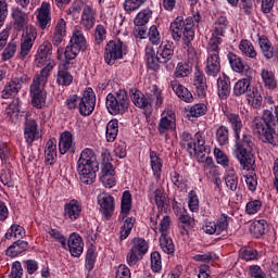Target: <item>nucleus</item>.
<instances>
[{
  "mask_svg": "<svg viewBox=\"0 0 278 278\" xmlns=\"http://www.w3.org/2000/svg\"><path fill=\"white\" fill-rule=\"evenodd\" d=\"M275 114L270 110H265L263 117H255L252 122V131L262 142L269 144H277L278 142V105Z\"/></svg>",
  "mask_w": 278,
  "mask_h": 278,
  "instance_id": "nucleus-1",
  "label": "nucleus"
},
{
  "mask_svg": "<svg viewBox=\"0 0 278 278\" xmlns=\"http://www.w3.org/2000/svg\"><path fill=\"white\" fill-rule=\"evenodd\" d=\"M77 173L79 180L86 186H92V182L97 180V173H99V162L97 161V154L90 148H86L80 152L77 161Z\"/></svg>",
  "mask_w": 278,
  "mask_h": 278,
  "instance_id": "nucleus-2",
  "label": "nucleus"
},
{
  "mask_svg": "<svg viewBox=\"0 0 278 278\" xmlns=\"http://www.w3.org/2000/svg\"><path fill=\"white\" fill-rule=\"evenodd\" d=\"M235 153L237 160L240 162L243 170H253L255 166V156L253 155V149H255V141L250 134H243L242 136H235Z\"/></svg>",
  "mask_w": 278,
  "mask_h": 278,
  "instance_id": "nucleus-3",
  "label": "nucleus"
},
{
  "mask_svg": "<svg viewBox=\"0 0 278 278\" xmlns=\"http://www.w3.org/2000/svg\"><path fill=\"white\" fill-rule=\"evenodd\" d=\"M169 31L172 34L173 40L179 42L181 40L186 47H190L191 42L194 40V17H187L184 20L178 16L172 22L169 26Z\"/></svg>",
  "mask_w": 278,
  "mask_h": 278,
  "instance_id": "nucleus-4",
  "label": "nucleus"
},
{
  "mask_svg": "<svg viewBox=\"0 0 278 278\" xmlns=\"http://www.w3.org/2000/svg\"><path fill=\"white\" fill-rule=\"evenodd\" d=\"M180 143L190 155L198 157V162H203L205 155H210L212 151L210 146H205V137L201 132L195 134L194 138L190 132H182Z\"/></svg>",
  "mask_w": 278,
  "mask_h": 278,
  "instance_id": "nucleus-5",
  "label": "nucleus"
},
{
  "mask_svg": "<svg viewBox=\"0 0 278 278\" xmlns=\"http://www.w3.org/2000/svg\"><path fill=\"white\" fill-rule=\"evenodd\" d=\"M51 55H53V45L49 41H45L39 46L37 54L35 55L36 66H38V68L45 66L40 74H37V76L43 79L45 77H49V73L55 67V61L51 59Z\"/></svg>",
  "mask_w": 278,
  "mask_h": 278,
  "instance_id": "nucleus-6",
  "label": "nucleus"
},
{
  "mask_svg": "<svg viewBox=\"0 0 278 278\" xmlns=\"http://www.w3.org/2000/svg\"><path fill=\"white\" fill-rule=\"evenodd\" d=\"M218 39H210L207 47V56L205 61V73L207 77H217L220 73V48Z\"/></svg>",
  "mask_w": 278,
  "mask_h": 278,
  "instance_id": "nucleus-7",
  "label": "nucleus"
},
{
  "mask_svg": "<svg viewBox=\"0 0 278 278\" xmlns=\"http://www.w3.org/2000/svg\"><path fill=\"white\" fill-rule=\"evenodd\" d=\"M47 81H49V76H35L30 85L31 105L37 110H42L47 104V91L45 90Z\"/></svg>",
  "mask_w": 278,
  "mask_h": 278,
  "instance_id": "nucleus-8",
  "label": "nucleus"
},
{
  "mask_svg": "<svg viewBox=\"0 0 278 278\" xmlns=\"http://www.w3.org/2000/svg\"><path fill=\"white\" fill-rule=\"evenodd\" d=\"M106 110L112 114V116H117V114H125L129 110V96L127 91L118 90L106 96Z\"/></svg>",
  "mask_w": 278,
  "mask_h": 278,
  "instance_id": "nucleus-9",
  "label": "nucleus"
},
{
  "mask_svg": "<svg viewBox=\"0 0 278 278\" xmlns=\"http://www.w3.org/2000/svg\"><path fill=\"white\" fill-rule=\"evenodd\" d=\"M86 50V37H84V33L81 30L76 29L73 31L70 43L66 46L64 50L65 62H71V60H75L77 55H79L80 51Z\"/></svg>",
  "mask_w": 278,
  "mask_h": 278,
  "instance_id": "nucleus-10",
  "label": "nucleus"
},
{
  "mask_svg": "<svg viewBox=\"0 0 278 278\" xmlns=\"http://www.w3.org/2000/svg\"><path fill=\"white\" fill-rule=\"evenodd\" d=\"M127 55V46L119 39L111 40L106 43L104 60L109 66H113L116 60H123Z\"/></svg>",
  "mask_w": 278,
  "mask_h": 278,
  "instance_id": "nucleus-11",
  "label": "nucleus"
},
{
  "mask_svg": "<svg viewBox=\"0 0 278 278\" xmlns=\"http://www.w3.org/2000/svg\"><path fill=\"white\" fill-rule=\"evenodd\" d=\"M102 157V167L100 181L103 184L104 188H114L116 186V177H114V165H112V155L110 152H104L101 155Z\"/></svg>",
  "mask_w": 278,
  "mask_h": 278,
  "instance_id": "nucleus-12",
  "label": "nucleus"
},
{
  "mask_svg": "<svg viewBox=\"0 0 278 278\" xmlns=\"http://www.w3.org/2000/svg\"><path fill=\"white\" fill-rule=\"evenodd\" d=\"M149 251V243L142 238L131 240V249L127 253L126 260L129 266H136L142 256Z\"/></svg>",
  "mask_w": 278,
  "mask_h": 278,
  "instance_id": "nucleus-13",
  "label": "nucleus"
},
{
  "mask_svg": "<svg viewBox=\"0 0 278 278\" xmlns=\"http://www.w3.org/2000/svg\"><path fill=\"white\" fill-rule=\"evenodd\" d=\"M97 105V97L92 88H87L83 97L79 100L78 110L81 116H90L94 112V106Z\"/></svg>",
  "mask_w": 278,
  "mask_h": 278,
  "instance_id": "nucleus-14",
  "label": "nucleus"
},
{
  "mask_svg": "<svg viewBox=\"0 0 278 278\" xmlns=\"http://www.w3.org/2000/svg\"><path fill=\"white\" fill-rule=\"evenodd\" d=\"M38 36V31H36V27L28 26L24 30L22 35V43H21V51H20V58L21 60H25L27 55L29 54V51H31V47H34V42H36V38Z\"/></svg>",
  "mask_w": 278,
  "mask_h": 278,
  "instance_id": "nucleus-15",
  "label": "nucleus"
},
{
  "mask_svg": "<svg viewBox=\"0 0 278 278\" xmlns=\"http://www.w3.org/2000/svg\"><path fill=\"white\" fill-rule=\"evenodd\" d=\"M42 135L38 130V122L36 119L26 118L24 123V140L28 147H31L36 140H40Z\"/></svg>",
  "mask_w": 278,
  "mask_h": 278,
  "instance_id": "nucleus-16",
  "label": "nucleus"
},
{
  "mask_svg": "<svg viewBox=\"0 0 278 278\" xmlns=\"http://www.w3.org/2000/svg\"><path fill=\"white\" fill-rule=\"evenodd\" d=\"M29 83V76L26 74L13 78L3 89L2 91V98L3 99H10V97H15V94H18V91L23 88V84Z\"/></svg>",
  "mask_w": 278,
  "mask_h": 278,
  "instance_id": "nucleus-17",
  "label": "nucleus"
},
{
  "mask_svg": "<svg viewBox=\"0 0 278 278\" xmlns=\"http://www.w3.org/2000/svg\"><path fill=\"white\" fill-rule=\"evenodd\" d=\"M228 227H229V216L222 214L217 223L207 222L202 229L205 233H208L210 236H213V233H216V236H220L223 231H227Z\"/></svg>",
  "mask_w": 278,
  "mask_h": 278,
  "instance_id": "nucleus-18",
  "label": "nucleus"
},
{
  "mask_svg": "<svg viewBox=\"0 0 278 278\" xmlns=\"http://www.w3.org/2000/svg\"><path fill=\"white\" fill-rule=\"evenodd\" d=\"M98 203L100 205V212L106 220L112 218L114 214V197L108 192H102L98 195Z\"/></svg>",
  "mask_w": 278,
  "mask_h": 278,
  "instance_id": "nucleus-19",
  "label": "nucleus"
},
{
  "mask_svg": "<svg viewBox=\"0 0 278 278\" xmlns=\"http://www.w3.org/2000/svg\"><path fill=\"white\" fill-rule=\"evenodd\" d=\"M12 18H13V29L16 31H25L27 27H33L29 25V15L20 8H14L12 10Z\"/></svg>",
  "mask_w": 278,
  "mask_h": 278,
  "instance_id": "nucleus-20",
  "label": "nucleus"
},
{
  "mask_svg": "<svg viewBox=\"0 0 278 278\" xmlns=\"http://www.w3.org/2000/svg\"><path fill=\"white\" fill-rule=\"evenodd\" d=\"M176 115L173 111L167 110L163 111L161 114V119L159 122V132L161 136H164L166 131H170V129H175L176 127Z\"/></svg>",
  "mask_w": 278,
  "mask_h": 278,
  "instance_id": "nucleus-21",
  "label": "nucleus"
},
{
  "mask_svg": "<svg viewBox=\"0 0 278 278\" xmlns=\"http://www.w3.org/2000/svg\"><path fill=\"white\" fill-rule=\"evenodd\" d=\"M193 86L198 97H205L207 94V78L199 68L194 72Z\"/></svg>",
  "mask_w": 278,
  "mask_h": 278,
  "instance_id": "nucleus-22",
  "label": "nucleus"
},
{
  "mask_svg": "<svg viewBox=\"0 0 278 278\" xmlns=\"http://www.w3.org/2000/svg\"><path fill=\"white\" fill-rule=\"evenodd\" d=\"M67 247L70 249L71 255L73 257H79L81 253H84V240L81 237L75 232H73L67 241Z\"/></svg>",
  "mask_w": 278,
  "mask_h": 278,
  "instance_id": "nucleus-23",
  "label": "nucleus"
},
{
  "mask_svg": "<svg viewBox=\"0 0 278 278\" xmlns=\"http://www.w3.org/2000/svg\"><path fill=\"white\" fill-rule=\"evenodd\" d=\"M37 21L40 29H47V24L51 23V3L42 2L40 8L37 9Z\"/></svg>",
  "mask_w": 278,
  "mask_h": 278,
  "instance_id": "nucleus-24",
  "label": "nucleus"
},
{
  "mask_svg": "<svg viewBox=\"0 0 278 278\" xmlns=\"http://www.w3.org/2000/svg\"><path fill=\"white\" fill-rule=\"evenodd\" d=\"M64 216L74 222L81 216V203L77 200H71L64 205Z\"/></svg>",
  "mask_w": 278,
  "mask_h": 278,
  "instance_id": "nucleus-25",
  "label": "nucleus"
},
{
  "mask_svg": "<svg viewBox=\"0 0 278 278\" xmlns=\"http://www.w3.org/2000/svg\"><path fill=\"white\" fill-rule=\"evenodd\" d=\"M229 25V21L227 17L219 16L215 22V28L212 34L211 40H218L215 45H220L223 42V36H225V31L227 30V26Z\"/></svg>",
  "mask_w": 278,
  "mask_h": 278,
  "instance_id": "nucleus-26",
  "label": "nucleus"
},
{
  "mask_svg": "<svg viewBox=\"0 0 278 278\" xmlns=\"http://www.w3.org/2000/svg\"><path fill=\"white\" fill-rule=\"evenodd\" d=\"M170 88L175 92V94L179 97V99L185 101V103H192V101H194V97H192V93L188 90V88L179 84L178 80H172Z\"/></svg>",
  "mask_w": 278,
  "mask_h": 278,
  "instance_id": "nucleus-27",
  "label": "nucleus"
},
{
  "mask_svg": "<svg viewBox=\"0 0 278 278\" xmlns=\"http://www.w3.org/2000/svg\"><path fill=\"white\" fill-rule=\"evenodd\" d=\"M68 64H71V61H66L59 66L56 74V84L59 86H71L73 84V75L68 73Z\"/></svg>",
  "mask_w": 278,
  "mask_h": 278,
  "instance_id": "nucleus-28",
  "label": "nucleus"
},
{
  "mask_svg": "<svg viewBox=\"0 0 278 278\" xmlns=\"http://www.w3.org/2000/svg\"><path fill=\"white\" fill-rule=\"evenodd\" d=\"M94 16H97L94 9L90 5H85L81 14V25L85 29H92V27H94L97 21Z\"/></svg>",
  "mask_w": 278,
  "mask_h": 278,
  "instance_id": "nucleus-29",
  "label": "nucleus"
},
{
  "mask_svg": "<svg viewBox=\"0 0 278 278\" xmlns=\"http://www.w3.org/2000/svg\"><path fill=\"white\" fill-rule=\"evenodd\" d=\"M230 92H231V79L227 75L223 74V76H220L217 79V94L219 99H227Z\"/></svg>",
  "mask_w": 278,
  "mask_h": 278,
  "instance_id": "nucleus-30",
  "label": "nucleus"
},
{
  "mask_svg": "<svg viewBox=\"0 0 278 278\" xmlns=\"http://www.w3.org/2000/svg\"><path fill=\"white\" fill-rule=\"evenodd\" d=\"M146 58L147 64L151 68V71H157L160 68V64H163L160 54L155 52V49L152 48V46L146 47Z\"/></svg>",
  "mask_w": 278,
  "mask_h": 278,
  "instance_id": "nucleus-31",
  "label": "nucleus"
},
{
  "mask_svg": "<svg viewBox=\"0 0 278 278\" xmlns=\"http://www.w3.org/2000/svg\"><path fill=\"white\" fill-rule=\"evenodd\" d=\"M64 36H66V21H64V18H60L52 36L53 47H60V45H62V40H64Z\"/></svg>",
  "mask_w": 278,
  "mask_h": 278,
  "instance_id": "nucleus-32",
  "label": "nucleus"
},
{
  "mask_svg": "<svg viewBox=\"0 0 278 278\" xmlns=\"http://www.w3.org/2000/svg\"><path fill=\"white\" fill-rule=\"evenodd\" d=\"M227 60L235 73H244V71H250L249 64H245L240 56L233 52L227 54Z\"/></svg>",
  "mask_w": 278,
  "mask_h": 278,
  "instance_id": "nucleus-33",
  "label": "nucleus"
},
{
  "mask_svg": "<svg viewBox=\"0 0 278 278\" xmlns=\"http://www.w3.org/2000/svg\"><path fill=\"white\" fill-rule=\"evenodd\" d=\"M27 249H29V243H27V241L18 239L7 249L5 255H8L9 257H18V255H21V253H25Z\"/></svg>",
  "mask_w": 278,
  "mask_h": 278,
  "instance_id": "nucleus-34",
  "label": "nucleus"
},
{
  "mask_svg": "<svg viewBox=\"0 0 278 278\" xmlns=\"http://www.w3.org/2000/svg\"><path fill=\"white\" fill-rule=\"evenodd\" d=\"M74 144L73 134H71V131H64L61 134L59 140V151L61 155H66V153L73 149Z\"/></svg>",
  "mask_w": 278,
  "mask_h": 278,
  "instance_id": "nucleus-35",
  "label": "nucleus"
},
{
  "mask_svg": "<svg viewBox=\"0 0 278 278\" xmlns=\"http://www.w3.org/2000/svg\"><path fill=\"white\" fill-rule=\"evenodd\" d=\"M146 97L148 98L149 105L155 103L156 108H162L164 104V93L155 85L152 86V90L146 93Z\"/></svg>",
  "mask_w": 278,
  "mask_h": 278,
  "instance_id": "nucleus-36",
  "label": "nucleus"
},
{
  "mask_svg": "<svg viewBox=\"0 0 278 278\" xmlns=\"http://www.w3.org/2000/svg\"><path fill=\"white\" fill-rule=\"evenodd\" d=\"M131 212V192L126 190L122 194L119 220H125Z\"/></svg>",
  "mask_w": 278,
  "mask_h": 278,
  "instance_id": "nucleus-37",
  "label": "nucleus"
},
{
  "mask_svg": "<svg viewBox=\"0 0 278 278\" xmlns=\"http://www.w3.org/2000/svg\"><path fill=\"white\" fill-rule=\"evenodd\" d=\"M247 99L249 103H251L252 108H255V110H260V108H262L264 98L262 97V91H260L257 87H251L248 90Z\"/></svg>",
  "mask_w": 278,
  "mask_h": 278,
  "instance_id": "nucleus-38",
  "label": "nucleus"
},
{
  "mask_svg": "<svg viewBox=\"0 0 278 278\" xmlns=\"http://www.w3.org/2000/svg\"><path fill=\"white\" fill-rule=\"evenodd\" d=\"M156 53L161 58V62L166 64V62L173 60V55L175 54V47L170 42L162 43L159 47Z\"/></svg>",
  "mask_w": 278,
  "mask_h": 278,
  "instance_id": "nucleus-39",
  "label": "nucleus"
},
{
  "mask_svg": "<svg viewBox=\"0 0 278 278\" xmlns=\"http://www.w3.org/2000/svg\"><path fill=\"white\" fill-rule=\"evenodd\" d=\"M130 99L136 108H149V98L138 89H130Z\"/></svg>",
  "mask_w": 278,
  "mask_h": 278,
  "instance_id": "nucleus-40",
  "label": "nucleus"
},
{
  "mask_svg": "<svg viewBox=\"0 0 278 278\" xmlns=\"http://www.w3.org/2000/svg\"><path fill=\"white\" fill-rule=\"evenodd\" d=\"M268 231V223L265 219L255 220L250 225V232L254 238H262Z\"/></svg>",
  "mask_w": 278,
  "mask_h": 278,
  "instance_id": "nucleus-41",
  "label": "nucleus"
},
{
  "mask_svg": "<svg viewBox=\"0 0 278 278\" xmlns=\"http://www.w3.org/2000/svg\"><path fill=\"white\" fill-rule=\"evenodd\" d=\"M227 122L229 123L235 136H240L242 131V118L239 114L228 113L226 114Z\"/></svg>",
  "mask_w": 278,
  "mask_h": 278,
  "instance_id": "nucleus-42",
  "label": "nucleus"
},
{
  "mask_svg": "<svg viewBox=\"0 0 278 278\" xmlns=\"http://www.w3.org/2000/svg\"><path fill=\"white\" fill-rule=\"evenodd\" d=\"M153 11H151V9H143L136 15L134 23L136 27H144V25L151 21Z\"/></svg>",
  "mask_w": 278,
  "mask_h": 278,
  "instance_id": "nucleus-43",
  "label": "nucleus"
},
{
  "mask_svg": "<svg viewBox=\"0 0 278 278\" xmlns=\"http://www.w3.org/2000/svg\"><path fill=\"white\" fill-rule=\"evenodd\" d=\"M251 90V80L249 78H243L238 80L233 86V94L236 97H242V94H248Z\"/></svg>",
  "mask_w": 278,
  "mask_h": 278,
  "instance_id": "nucleus-44",
  "label": "nucleus"
},
{
  "mask_svg": "<svg viewBox=\"0 0 278 278\" xmlns=\"http://www.w3.org/2000/svg\"><path fill=\"white\" fill-rule=\"evenodd\" d=\"M261 77L264 81L265 88H268L269 90H275V88H277V78L273 72L268 70H262Z\"/></svg>",
  "mask_w": 278,
  "mask_h": 278,
  "instance_id": "nucleus-45",
  "label": "nucleus"
},
{
  "mask_svg": "<svg viewBox=\"0 0 278 278\" xmlns=\"http://www.w3.org/2000/svg\"><path fill=\"white\" fill-rule=\"evenodd\" d=\"M150 161H151V168L153 170V175L156 179H160L162 175V159L157 156L155 151L150 152Z\"/></svg>",
  "mask_w": 278,
  "mask_h": 278,
  "instance_id": "nucleus-46",
  "label": "nucleus"
},
{
  "mask_svg": "<svg viewBox=\"0 0 278 278\" xmlns=\"http://www.w3.org/2000/svg\"><path fill=\"white\" fill-rule=\"evenodd\" d=\"M160 244H161L162 251L167 255H173V253H175V243H173V239H170L168 235L166 233L161 235Z\"/></svg>",
  "mask_w": 278,
  "mask_h": 278,
  "instance_id": "nucleus-47",
  "label": "nucleus"
},
{
  "mask_svg": "<svg viewBox=\"0 0 278 278\" xmlns=\"http://www.w3.org/2000/svg\"><path fill=\"white\" fill-rule=\"evenodd\" d=\"M118 136V119H111L106 125V140L114 142Z\"/></svg>",
  "mask_w": 278,
  "mask_h": 278,
  "instance_id": "nucleus-48",
  "label": "nucleus"
},
{
  "mask_svg": "<svg viewBox=\"0 0 278 278\" xmlns=\"http://www.w3.org/2000/svg\"><path fill=\"white\" fill-rule=\"evenodd\" d=\"M7 118L12 125H17L18 121H21V111L14 103L7 108Z\"/></svg>",
  "mask_w": 278,
  "mask_h": 278,
  "instance_id": "nucleus-49",
  "label": "nucleus"
},
{
  "mask_svg": "<svg viewBox=\"0 0 278 278\" xmlns=\"http://www.w3.org/2000/svg\"><path fill=\"white\" fill-rule=\"evenodd\" d=\"M239 49L247 58H251L252 60L257 58V52L255 51L253 43L249 40H241Z\"/></svg>",
  "mask_w": 278,
  "mask_h": 278,
  "instance_id": "nucleus-50",
  "label": "nucleus"
},
{
  "mask_svg": "<svg viewBox=\"0 0 278 278\" xmlns=\"http://www.w3.org/2000/svg\"><path fill=\"white\" fill-rule=\"evenodd\" d=\"M216 141L220 147L229 144V128L227 126H219L215 132Z\"/></svg>",
  "mask_w": 278,
  "mask_h": 278,
  "instance_id": "nucleus-51",
  "label": "nucleus"
},
{
  "mask_svg": "<svg viewBox=\"0 0 278 278\" xmlns=\"http://www.w3.org/2000/svg\"><path fill=\"white\" fill-rule=\"evenodd\" d=\"M205 114H207V105L198 103L190 108L188 118H200V116H205Z\"/></svg>",
  "mask_w": 278,
  "mask_h": 278,
  "instance_id": "nucleus-52",
  "label": "nucleus"
},
{
  "mask_svg": "<svg viewBox=\"0 0 278 278\" xmlns=\"http://www.w3.org/2000/svg\"><path fill=\"white\" fill-rule=\"evenodd\" d=\"M154 203L161 210V212H164V207L168 205V197L164 193V190L162 189H155L154 191Z\"/></svg>",
  "mask_w": 278,
  "mask_h": 278,
  "instance_id": "nucleus-53",
  "label": "nucleus"
},
{
  "mask_svg": "<svg viewBox=\"0 0 278 278\" xmlns=\"http://www.w3.org/2000/svg\"><path fill=\"white\" fill-rule=\"evenodd\" d=\"M25 236V228L23 226L13 224L9 231L5 233V239L11 240L12 238H15L17 240H21Z\"/></svg>",
  "mask_w": 278,
  "mask_h": 278,
  "instance_id": "nucleus-54",
  "label": "nucleus"
},
{
  "mask_svg": "<svg viewBox=\"0 0 278 278\" xmlns=\"http://www.w3.org/2000/svg\"><path fill=\"white\" fill-rule=\"evenodd\" d=\"M190 73H192V65H190V63L179 62L177 64L176 70H175V76L178 79L188 77V75H190Z\"/></svg>",
  "mask_w": 278,
  "mask_h": 278,
  "instance_id": "nucleus-55",
  "label": "nucleus"
},
{
  "mask_svg": "<svg viewBox=\"0 0 278 278\" xmlns=\"http://www.w3.org/2000/svg\"><path fill=\"white\" fill-rule=\"evenodd\" d=\"M56 142H58V140H55V138H51L47 141L46 150H45L47 162L53 161V157L55 156V143Z\"/></svg>",
  "mask_w": 278,
  "mask_h": 278,
  "instance_id": "nucleus-56",
  "label": "nucleus"
},
{
  "mask_svg": "<svg viewBox=\"0 0 278 278\" xmlns=\"http://www.w3.org/2000/svg\"><path fill=\"white\" fill-rule=\"evenodd\" d=\"M239 256L245 262H251L257 257V250H254L252 248H242L239 251Z\"/></svg>",
  "mask_w": 278,
  "mask_h": 278,
  "instance_id": "nucleus-57",
  "label": "nucleus"
},
{
  "mask_svg": "<svg viewBox=\"0 0 278 278\" xmlns=\"http://www.w3.org/2000/svg\"><path fill=\"white\" fill-rule=\"evenodd\" d=\"M147 0H125L124 10L125 12H136L141 5H144Z\"/></svg>",
  "mask_w": 278,
  "mask_h": 278,
  "instance_id": "nucleus-58",
  "label": "nucleus"
},
{
  "mask_svg": "<svg viewBox=\"0 0 278 278\" xmlns=\"http://www.w3.org/2000/svg\"><path fill=\"white\" fill-rule=\"evenodd\" d=\"M151 268L154 273L162 270V255L157 251L151 253Z\"/></svg>",
  "mask_w": 278,
  "mask_h": 278,
  "instance_id": "nucleus-59",
  "label": "nucleus"
},
{
  "mask_svg": "<svg viewBox=\"0 0 278 278\" xmlns=\"http://www.w3.org/2000/svg\"><path fill=\"white\" fill-rule=\"evenodd\" d=\"M170 179L178 190H184V188H186V178H184L179 173L172 172Z\"/></svg>",
  "mask_w": 278,
  "mask_h": 278,
  "instance_id": "nucleus-60",
  "label": "nucleus"
},
{
  "mask_svg": "<svg viewBox=\"0 0 278 278\" xmlns=\"http://www.w3.org/2000/svg\"><path fill=\"white\" fill-rule=\"evenodd\" d=\"M16 53V42L12 41L8 43L5 49L2 52V60L7 62V60H12V56Z\"/></svg>",
  "mask_w": 278,
  "mask_h": 278,
  "instance_id": "nucleus-61",
  "label": "nucleus"
},
{
  "mask_svg": "<svg viewBox=\"0 0 278 278\" xmlns=\"http://www.w3.org/2000/svg\"><path fill=\"white\" fill-rule=\"evenodd\" d=\"M114 154L116 157H119V160H124V157H127V143L124 141H119L115 143L114 148Z\"/></svg>",
  "mask_w": 278,
  "mask_h": 278,
  "instance_id": "nucleus-62",
  "label": "nucleus"
},
{
  "mask_svg": "<svg viewBox=\"0 0 278 278\" xmlns=\"http://www.w3.org/2000/svg\"><path fill=\"white\" fill-rule=\"evenodd\" d=\"M226 186L231 190L232 192H236L238 190V176L233 174H228L225 177Z\"/></svg>",
  "mask_w": 278,
  "mask_h": 278,
  "instance_id": "nucleus-63",
  "label": "nucleus"
},
{
  "mask_svg": "<svg viewBox=\"0 0 278 278\" xmlns=\"http://www.w3.org/2000/svg\"><path fill=\"white\" fill-rule=\"evenodd\" d=\"M10 278H23V265H21V262H13Z\"/></svg>",
  "mask_w": 278,
  "mask_h": 278,
  "instance_id": "nucleus-64",
  "label": "nucleus"
}]
</instances>
